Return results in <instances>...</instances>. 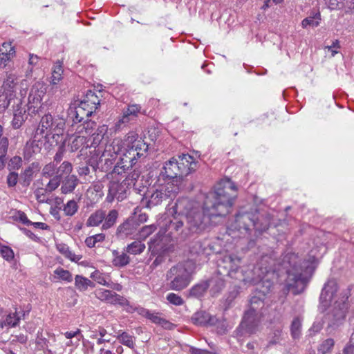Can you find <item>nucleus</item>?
Segmentation results:
<instances>
[{"label": "nucleus", "mask_w": 354, "mask_h": 354, "mask_svg": "<svg viewBox=\"0 0 354 354\" xmlns=\"http://www.w3.org/2000/svg\"><path fill=\"white\" fill-rule=\"evenodd\" d=\"M91 277L96 281L97 283L108 286H109V281L111 280V277L108 273L101 272L99 270L94 271L91 274Z\"/></svg>", "instance_id": "nucleus-40"}, {"label": "nucleus", "mask_w": 354, "mask_h": 354, "mask_svg": "<svg viewBox=\"0 0 354 354\" xmlns=\"http://www.w3.org/2000/svg\"><path fill=\"white\" fill-rule=\"evenodd\" d=\"M281 335H282V332L281 330H279V329L275 330L273 332L272 336L270 337V339H269V341L266 345V349H268L271 346L279 344L281 342V340L282 339Z\"/></svg>", "instance_id": "nucleus-54"}, {"label": "nucleus", "mask_w": 354, "mask_h": 354, "mask_svg": "<svg viewBox=\"0 0 354 354\" xmlns=\"http://www.w3.org/2000/svg\"><path fill=\"white\" fill-rule=\"evenodd\" d=\"M284 262L290 267L287 269L286 286L294 295L301 293L306 288L308 278L313 273L318 259L315 254H310L302 262L295 253H289L284 257Z\"/></svg>", "instance_id": "nucleus-3"}, {"label": "nucleus", "mask_w": 354, "mask_h": 354, "mask_svg": "<svg viewBox=\"0 0 354 354\" xmlns=\"http://www.w3.org/2000/svg\"><path fill=\"white\" fill-rule=\"evenodd\" d=\"M181 178L176 158H172L165 163L157 178V181L166 184L179 185L181 187Z\"/></svg>", "instance_id": "nucleus-10"}, {"label": "nucleus", "mask_w": 354, "mask_h": 354, "mask_svg": "<svg viewBox=\"0 0 354 354\" xmlns=\"http://www.w3.org/2000/svg\"><path fill=\"white\" fill-rule=\"evenodd\" d=\"M14 112L13 118L11 121L12 127L15 129H19L26 119V111L22 109L20 106L15 107L12 109Z\"/></svg>", "instance_id": "nucleus-31"}, {"label": "nucleus", "mask_w": 354, "mask_h": 354, "mask_svg": "<svg viewBox=\"0 0 354 354\" xmlns=\"http://www.w3.org/2000/svg\"><path fill=\"white\" fill-rule=\"evenodd\" d=\"M39 168L38 162H32L20 174L19 182L24 187H28L32 182L35 171Z\"/></svg>", "instance_id": "nucleus-26"}, {"label": "nucleus", "mask_w": 354, "mask_h": 354, "mask_svg": "<svg viewBox=\"0 0 354 354\" xmlns=\"http://www.w3.org/2000/svg\"><path fill=\"white\" fill-rule=\"evenodd\" d=\"M3 127L0 124V155H6L8 147V139L3 136Z\"/></svg>", "instance_id": "nucleus-55"}, {"label": "nucleus", "mask_w": 354, "mask_h": 354, "mask_svg": "<svg viewBox=\"0 0 354 354\" xmlns=\"http://www.w3.org/2000/svg\"><path fill=\"white\" fill-rule=\"evenodd\" d=\"M60 182H61V178H59V176H57L55 175L47 183V185L45 187L46 190L48 193L53 192L59 187V185H60Z\"/></svg>", "instance_id": "nucleus-58"}, {"label": "nucleus", "mask_w": 354, "mask_h": 354, "mask_svg": "<svg viewBox=\"0 0 354 354\" xmlns=\"http://www.w3.org/2000/svg\"><path fill=\"white\" fill-rule=\"evenodd\" d=\"M22 165V159L19 156L12 158L8 163V167L10 170L19 169Z\"/></svg>", "instance_id": "nucleus-63"}, {"label": "nucleus", "mask_w": 354, "mask_h": 354, "mask_svg": "<svg viewBox=\"0 0 354 354\" xmlns=\"http://www.w3.org/2000/svg\"><path fill=\"white\" fill-rule=\"evenodd\" d=\"M268 272L265 268L263 270L260 268L255 266L253 270L254 276L252 277H247L243 279V281L247 283H257L255 293L258 296H261L263 299L270 292L272 283L269 280H263L265 274Z\"/></svg>", "instance_id": "nucleus-11"}, {"label": "nucleus", "mask_w": 354, "mask_h": 354, "mask_svg": "<svg viewBox=\"0 0 354 354\" xmlns=\"http://www.w3.org/2000/svg\"><path fill=\"white\" fill-rule=\"evenodd\" d=\"M256 213L254 212H239L236 215L234 224L232 226L234 230L239 231L244 230L249 232L251 227H254Z\"/></svg>", "instance_id": "nucleus-14"}, {"label": "nucleus", "mask_w": 354, "mask_h": 354, "mask_svg": "<svg viewBox=\"0 0 354 354\" xmlns=\"http://www.w3.org/2000/svg\"><path fill=\"white\" fill-rule=\"evenodd\" d=\"M208 285L206 281H200L189 289V296L194 298L203 297L208 289Z\"/></svg>", "instance_id": "nucleus-35"}, {"label": "nucleus", "mask_w": 354, "mask_h": 354, "mask_svg": "<svg viewBox=\"0 0 354 354\" xmlns=\"http://www.w3.org/2000/svg\"><path fill=\"white\" fill-rule=\"evenodd\" d=\"M139 225L135 217H129L118 227L117 235L122 238L131 236L137 232Z\"/></svg>", "instance_id": "nucleus-19"}, {"label": "nucleus", "mask_w": 354, "mask_h": 354, "mask_svg": "<svg viewBox=\"0 0 354 354\" xmlns=\"http://www.w3.org/2000/svg\"><path fill=\"white\" fill-rule=\"evenodd\" d=\"M335 341L332 338H328L323 341L317 348L318 354H330L334 347Z\"/></svg>", "instance_id": "nucleus-46"}, {"label": "nucleus", "mask_w": 354, "mask_h": 354, "mask_svg": "<svg viewBox=\"0 0 354 354\" xmlns=\"http://www.w3.org/2000/svg\"><path fill=\"white\" fill-rule=\"evenodd\" d=\"M0 253L6 261H10L14 258V252L8 246L3 245L0 248Z\"/></svg>", "instance_id": "nucleus-61"}, {"label": "nucleus", "mask_w": 354, "mask_h": 354, "mask_svg": "<svg viewBox=\"0 0 354 354\" xmlns=\"http://www.w3.org/2000/svg\"><path fill=\"white\" fill-rule=\"evenodd\" d=\"M103 185L100 182L93 183L86 192V196L91 201H97L103 195Z\"/></svg>", "instance_id": "nucleus-32"}, {"label": "nucleus", "mask_w": 354, "mask_h": 354, "mask_svg": "<svg viewBox=\"0 0 354 354\" xmlns=\"http://www.w3.org/2000/svg\"><path fill=\"white\" fill-rule=\"evenodd\" d=\"M118 218V212L116 209H111L106 214L105 212V218L102 225V230H106L113 227Z\"/></svg>", "instance_id": "nucleus-39"}, {"label": "nucleus", "mask_w": 354, "mask_h": 354, "mask_svg": "<svg viewBox=\"0 0 354 354\" xmlns=\"http://www.w3.org/2000/svg\"><path fill=\"white\" fill-rule=\"evenodd\" d=\"M189 250L192 255L207 258L213 252L214 247L207 241L196 240L190 243Z\"/></svg>", "instance_id": "nucleus-16"}, {"label": "nucleus", "mask_w": 354, "mask_h": 354, "mask_svg": "<svg viewBox=\"0 0 354 354\" xmlns=\"http://www.w3.org/2000/svg\"><path fill=\"white\" fill-rule=\"evenodd\" d=\"M257 315H252L251 312H246L240 324V327L245 333L254 334L257 331L259 322L256 319Z\"/></svg>", "instance_id": "nucleus-21"}, {"label": "nucleus", "mask_w": 354, "mask_h": 354, "mask_svg": "<svg viewBox=\"0 0 354 354\" xmlns=\"http://www.w3.org/2000/svg\"><path fill=\"white\" fill-rule=\"evenodd\" d=\"M63 67L62 64L58 62H56L53 66L51 81L50 83L52 84H57L62 80V74H63Z\"/></svg>", "instance_id": "nucleus-43"}, {"label": "nucleus", "mask_w": 354, "mask_h": 354, "mask_svg": "<svg viewBox=\"0 0 354 354\" xmlns=\"http://www.w3.org/2000/svg\"><path fill=\"white\" fill-rule=\"evenodd\" d=\"M47 194H49L45 188L39 187L37 188L35 191V196L36 197V199L39 203H47L48 202V198H47Z\"/></svg>", "instance_id": "nucleus-59"}, {"label": "nucleus", "mask_w": 354, "mask_h": 354, "mask_svg": "<svg viewBox=\"0 0 354 354\" xmlns=\"http://www.w3.org/2000/svg\"><path fill=\"white\" fill-rule=\"evenodd\" d=\"M196 264L192 261H186L172 266L167 272V280L171 290L180 291L187 288L192 281Z\"/></svg>", "instance_id": "nucleus-5"}, {"label": "nucleus", "mask_w": 354, "mask_h": 354, "mask_svg": "<svg viewBox=\"0 0 354 354\" xmlns=\"http://www.w3.org/2000/svg\"><path fill=\"white\" fill-rule=\"evenodd\" d=\"M167 300L173 305L182 306L185 301L183 299L178 295L173 292H170L167 295Z\"/></svg>", "instance_id": "nucleus-57"}, {"label": "nucleus", "mask_w": 354, "mask_h": 354, "mask_svg": "<svg viewBox=\"0 0 354 354\" xmlns=\"http://www.w3.org/2000/svg\"><path fill=\"white\" fill-rule=\"evenodd\" d=\"M29 313V310H22L18 312L17 308H15L14 313H9L3 321L0 319V327L1 328L5 326L10 328H15L19 326L20 320L24 319L26 315Z\"/></svg>", "instance_id": "nucleus-20"}, {"label": "nucleus", "mask_w": 354, "mask_h": 354, "mask_svg": "<svg viewBox=\"0 0 354 354\" xmlns=\"http://www.w3.org/2000/svg\"><path fill=\"white\" fill-rule=\"evenodd\" d=\"M237 196V187L230 178L222 179L214 191L207 196L203 208L187 198L178 199L176 211L186 222L189 235L203 231L212 217L224 216L230 212Z\"/></svg>", "instance_id": "nucleus-2"}, {"label": "nucleus", "mask_w": 354, "mask_h": 354, "mask_svg": "<svg viewBox=\"0 0 354 354\" xmlns=\"http://www.w3.org/2000/svg\"><path fill=\"white\" fill-rule=\"evenodd\" d=\"M59 251L62 253L66 258L69 259L72 261L77 262L80 260L81 257L76 255L72 251H71L68 246L66 245H61L58 247Z\"/></svg>", "instance_id": "nucleus-51"}, {"label": "nucleus", "mask_w": 354, "mask_h": 354, "mask_svg": "<svg viewBox=\"0 0 354 354\" xmlns=\"http://www.w3.org/2000/svg\"><path fill=\"white\" fill-rule=\"evenodd\" d=\"M65 120L62 118H53V124L50 125L49 130L48 131L47 136L52 135L53 137L55 136L62 135L65 129Z\"/></svg>", "instance_id": "nucleus-28"}, {"label": "nucleus", "mask_w": 354, "mask_h": 354, "mask_svg": "<svg viewBox=\"0 0 354 354\" xmlns=\"http://www.w3.org/2000/svg\"><path fill=\"white\" fill-rule=\"evenodd\" d=\"M92 111L86 110L85 108L79 107L78 106H70L68 110V117L69 120L72 121L71 131H73L77 125L83 124L86 121H91L88 118L91 115Z\"/></svg>", "instance_id": "nucleus-12"}, {"label": "nucleus", "mask_w": 354, "mask_h": 354, "mask_svg": "<svg viewBox=\"0 0 354 354\" xmlns=\"http://www.w3.org/2000/svg\"><path fill=\"white\" fill-rule=\"evenodd\" d=\"M321 21V15L319 12H315L310 14V16L304 19L301 21V26L303 28L308 27H317L319 25Z\"/></svg>", "instance_id": "nucleus-38"}, {"label": "nucleus", "mask_w": 354, "mask_h": 354, "mask_svg": "<svg viewBox=\"0 0 354 354\" xmlns=\"http://www.w3.org/2000/svg\"><path fill=\"white\" fill-rule=\"evenodd\" d=\"M140 110V105L137 104H129L128 107L123 111L122 115L115 123L116 129H119L122 124H127L131 120L136 118Z\"/></svg>", "instance_id": "nucleus-22"}, {"label": "nucleus", "mask_w": 354, "mask_h": 354, "mask_svg": "<svg viewBox=\"0 0 354 354\" xmlns=\"http://www.w3.org/2000/svg\"><path fill=\"white\" fill-rule=\"evenodd\" d=\"M156 230V226L154 224L145 225L142 227L138 232V239L145 240Z\"/></svg>", "instance_id": "nucleus-48"}, {"label": "nucleus", "mask_w": 354, "mask_h": 354, "mask_svg": "<svg viewBox=\"0 0 354 354\" xmlns=\"http://www.w3.org/2000/svg\"><path fill=\"white\" fill-rule=\"evenodd\" d=\"M104 218L105 211L102 209H97L88 216L86 225L87 227H98L100 224L102 225Z\"/></svg>", "instance_id": "nucleus-30"}, {"label": "nucleus", "mask_w": 354, "mask_h": 354, "mask_svg": "<svg viewBox=\"0 0 354 354\" xmlns=\"http://www.w3.org/2000/svg\"><path fill=\"white\" fill-rule=\"evenodd\" d=\"M75 285L80 291H85L88 286H93V282L91 280L81 275L75 276Z\"/></svg>", "instance_id": "nucleus-44"}, {"label": "nucleus", "mask_w": 354, "mask_h": 354, "mask_svg": "<svg viewBox=\"0 0 354 354\" xmlns=\"http://www.w3.org/2000/svg\"><path fill=\"white\" fill-rule=\"evenodd\" d=\"M146 318L151 320L153 323L159 324H163L165 322L163 321V318L160 317L158 315V313L149 311L148 314L146 316Z\"/></svg>", "instance_id": "nucleus-64"}, {"label": "nucleus", "mask_w": 354, "mask_h": 354, "mask_svg": "<svg viewBox=\"0 0 354 354\" xmlns=\"http://www.w3.org/2000/svg\"><path fill=\"white\" fill-rule=\"evenodd\" d=\"M301 323L298 319H295L291 324V334L293 338H297L300 334Z\"/></svg>", "instance_id": "nucleus-62"}, {"label": "nucleus", "mask_w": 354, "mask_h": 354, "mask_svg": "<svg viewBox=\"0 0 354 354\" xmlns=\"http://www.w3.org/2000/svg\"><path fill=\"white\" fill-rule=\"evenodd\" d=\"M180 176H186L196 169L197 162L194 160L192 156L189 154H183L176 159Z\"/></svg>", "instance_id": "nucleus-18"}, {"label": "nucleus", "mask_w": 354, "mask_h": 354, "mask_svg": "<svg viewBox=\"0 0 354 354\" xmlns=\"http://www.w3.org/2000/svg\"><path fill=\"white\" fill-rule=\"evenodd\" d=\"M108 132L106 125L99 126L95 131L89 135L91 137L86 149L93 148L90 151L91 158L88 160L89 165L93 168H97L100 162L104 161L106 168L110 167L119 156L113 173L118 175L124 173L128 169L132 167L138 159L146 156L148 145L133 131L128 133L124 139L120 138H114L109 144H106L102 151L99 147L104 136Z\"/></svg>", "instance_id": "nucleus-1"}, {"label": "nucleus", "mask_w": 354, "mask_h": 354, "mask_svg": "<svg viewBox=\"0 0 354 354\" xmlns=\"http://www.w3.org/2000/svg\"><path fill=\"white\" fill-rule=\"evenodd\" d=\"M169 216L162 221L160 229L156 236L160 238L163 235L172 239H185L189 236L182 215L176 211V205L168 210Z\"/></svg>", "instance_id": "nucleus-6"}, {"label": "nucleus", "mask_w": 354, "mask_h": 354, "mask_svg": "<svg viewBox=\"0 0 354 354\" xmlns=\"http://www.w3.org/2000/svg\"><path fill=\"white\" fill-rule=\"evenodd\" d=\"M146 246L140 241H133L126 248V252L131 254L137 255L142 253Z\"/></svg>", "instance_id": "nucleus-41"}, {"label": "nucleus", "mask_w": 354, "mask_h": 354, "mask_svg": "<svg viewBox=\"0 0 354 354\" xmlns=\"http://www.w3.org/2000/svg\"><path fill=\"white\" fill-rule=\"evenodd\" d=\"M181 187L179 185L166 184L158 182L151 191L148 192L149 197L148 205L156 206L167 198H172L180 191Z\"/></svg>", "instance_id": "nucleus-7"}, {"label": "nucleus", "mask_w": 354, "mask_h": 354, "mask_svg": "<svg viewBox=\"0 0 354 354\" xmlns=\"http://www.w3.org/2000/svg\"><path fill=\"white\" fill-rule=\"evenodd\" d=\"M95 295L98 299L113 305L128 304V300L125 297L109 290L97 289L95 291Z\"/></svg>", "instance_id": "nucleus-15"}, {"label": "nucleus", "mask_w": 354, "mask_h": 354, "mask_svg": "<svg viewBox=\"0 0 354 354\" xmlns=\"http://www.w3.org/2000/svg\"><path fill=\"white\" fill-rule=\"evenodd\" d=\"M129 184L127 180H123L122 183L110 182L109 192L106 198V201L112 203L115 198L118 201H122L126 197L127 189L129 187Z\"/></svg>", "instance_id": "nucleus-13"}, {"label": "nucleus", "mask_w": 354, "mask_h": 354, "mask_svg": "<svg viewBox=\"0 0 354 354\" xmlns=\"http://www.w3.org/2000/svg\"><path fill=\"white\" fill-rule=\"evenodd\" d=\"M338 286L335 280H329L323 288L319 300L320 309L324 311L329 302L334 301L333 304L328 306V311L324 316V322L328 328H335L344 322L348 309L346 302L348 297H342L339 301L337 300Z\"/></svg>", "instance_id": "nucleus-4"}, {"label": "nucleus", "mask_w": 354, "mask_h": 354, "mask_svg": "<svg viewBox=\"0 0 354 354\" xmlns=\"http://www.w3.org/2000/svg\"><path fill=\"white\" fill-rule=\"evenodd\" d=\"M84 100L91 105H94L95 106V109H97L98 106H100V100L98 97L94 92L91 91H88Z\"/></svg>", "instance_id": "nucleus-60"}, {"label": "nucleus", "mask_w": 354, "mask_h": 354, "mask_svg": "<svg viewBox=\"0 0 354 354\" xmlns=\"http://www.w3.org/2000/svg\"><path fill=\"white\" fill-rule=\"evenodd\" d=\"M57 171V164L54 162H50L46 165L42 169V175L46 178H51L56 175Z\"/></svg>", "instance_id": "nucleus-53"}, {"label": "nucleus", "mask_w": 354, "mask_h": 354, "mask_svg": "<svg viewBox=\"0 0 354 354\" xmlns=\"http://www.w3.org/2000/svg\"><path fill=\"white\" fill-rule=\"evenodd\" d=\"M54 274L58 277L59 279L66 281L67 282H71L73 281V277L71 273L64 270L61 267H58L54 270Z\"/></svg>", "instance_id": "nucleus-50"}, {"label": "nucleus", "mask_w": 354, "mask_h": 354, "mask_svg": "<svg viewBox=\"0 0 354 354\" xmlns=\"http://www.w3.org/2000/svg\"><path fill=\"white\" fill-rule=\"evenodd\" d=\"M72 170V164L68 161H64L59 167H57L56 176H59V178L62 179L64 176H71L70 174Z\"/></svg>", "instance_id": "nucleus-47"}, {"label": "nucleus", "mask_w": 354, "mask_h": 354, "mask_svg": "<svg viewBox=\"0 0 354 354\" xmlns=\"http://www.w3.org/2000/svg\"><path fill=\"white\" fill-rule=\"evenodd\" d=\"M18 83V78L16 75L12 73L7 74L1 89L15 94Z\"/></svg>", "instance_id": "nucleus-33"}, {"label": "nucleus", "mask_w": 354, "mask_h": 354, "mask_svg": "<svg viewBox=\"0 0 354 354\" xmlns=\"http://www.w3.org/2000/svg\"><path fill=\"white\" fill-rule=\"evenodd\" d=\"M53 117L50 114L44 115L38 125L35 131V134L38 136H42L43 134L48 133L50 125L53 124Z\"/></svg>", "instance_id": "nucleus-34"}, {"label": "nucleus", "mask_w": 354, "mask_h": 354, "mask_svg": "<svg viewBox=\"0 0 354 354\" xmlns=\"http://www.w3.org/2000/svg\"><path fill=\"white\" fill-rule=\"evenodd\" d=\"M15 56V50L11 43H3L0 47V68H4Z\"/></svg>", "instance_id": "nucleus-23"}, {"label": "nucleus", "mask_w": 354, "mask_h": 354, "mask_svg": "<svg viewBox=\"0 0 354 354\" xmlns=\"http://www.w3.org/2000/svg\"><path fill=\"white\" fill-rule=\"evenodd\" d=\"M120 341V342L129 348H133L134 347L133 337L129 335L126 332L119 330L115 335Z\"/></svg>", "instance_id": "nucleus-42"}, {"label": "nucleus", "mask_w": 354, "mask_h": 354, "mask_svg": "<svg viewBox=\"0 0 354 354\" xmlns=\"http://www.w3.org/2000/svg\"><path fill=\"white\" fill-rule=\"evenodd\" d=\"M105 239V235L102 233L97 234L88 236L85 240V243L88 248H93L97 243L102 242Z\"/></svg>", "instance_id": "nucleus-52"}, {"label": "nucleus", "mask_w": 354, "mask_h": 354, "mask_svg": "<svg viewBox=\"0 0 354 354\" xmlns=\"http://www.w3.org/2000/svg\"><path fill=\"white\" fill-rule=\"evenodd\" d=\"M21 98L16 97V94L0 90V113L4 112L11 106L12 109L21 106Z\"/></svg>", "instance_id": "nucleus-17"}, {"label": "nucleus", "mask_w": 354, "mask_h": 354, "mask_svg": "<svg viewBox=\"0 0 354 354\" xmlns=\"http://www.w3.org/2000/svg\"><path fill=\"white\" fill-rule=\"evenodd\" d=\"M192 319L194 324L198 326L215 325L217 322V319L215 317L205 311L196 313Z\"/></svg>", "instance_id": "nucleus-25"}, {"label": "nucleus", "mask_w": 354, "mask_h": 354, "mask_svg": "<svg viewBox=\"0 0 354 354\" xmlns=\"http://www.w3.org/2000/svg\"><path fill=\"white\" fill-rule=\"evenodd\" d=\"M79 183V179L75 175L67 176L62 181L61 192L64 194L73 192Z\"/></svg>", "instance_id": "nucleus-29"}, {"label": "nucleus", "mask_w": 354, "mask_h": 354, "mask_svg": "<svg viewBox=\"0 0 354 354\" xmlns=\"http://www.w3.org/2000/svg\"><path fill=\"white\" fill-rule=\"evenodd\" d=\"M46 93V84L36 82L30 88L28 98V111L31 116L42 113L44 104L41 101Z\"/></svg>", "instance_id": "nucleus-9"}, {"label": "nucleus", "mask_w": 354, "mask_h": 354, "mask_svg": "<svg viewBox=\"0 0 354 354\" xmlns=\"http://www.w3.org/2000/svg\"><path fill=\"white\" fill-rule=\"evenodd\" d=\"M264 306V299L254 294L250 300V309L247 312H251L252 315H259L260 310Z\"/></svg>", "instance_id": "nucleus-37"}, {"label": "nucleus", "mask_w": 354, "mask_h": 354, "mask_svg": "<svg viewBox=\"0 0 354 354\" xmlns=\"http://www.w3.org/2000/svg\"><path fill=\"white\" fill-rule=\"evenodd\" d=\"M206 282H208V288L212 296L218 294L225 286L224 281L218 277H212Z\"/></svg>", "instance_id": "nucleus-36"}, {"label": "nucleus", "mask_w": 354, "mask_h": 354, "mask_svg": "<svg viewBox=\"0 0 354 354\" xmlns=\"http://www.w3.org/2000/svg\"><path fill=\"white\" fill-rule=\"evenodd\" d=\"M223 261L229 263V268L231 272H236L241 261L240 258L234 254H227L223 257Z\"/></svg>", "instance_id": "nucleus-45"}, {"label": "nucleus", "mask_w": 354, "mask_h": 354, "mask_svg": "<svg viewBox=\"0 0 354 354\" xmlns=\"http://www.w3.org/2000/svg\"><path fill=\"white\" fill-rule=\"evenodd\" d=\"M96 124L93 121H86L83 124H80L77 126L75 129H73V131L71 129L68 131L67 136H75L74 139L70 144L71 149L73 151H77L80 148H86L89 140L87 139L92 131L94 130Z\"/></svg>", "instance_id": "nucleus-8"}, {"label": "nucleus", "mask_w": 354, "mask_h": 354, "mask_svg": "<svg viewBox=\"0 0 354 354\" xmlns=\"http://www.w3.org/2000/svg\"><path fill=\"white\" fill-rule=\"evenodd\" d=\"M37 136L38 135L35 133L33 139L28 141L25 145L24 155V158L27 160L32 158L34 156L39 153L41 151V142L39 141Z\"/></svg>", "instance_id": "nucleus-24"}, {"label": "nucleus", "mask_w": 354, "mask_h": 354, "mask_svg": "<svg viewBox=\"0 0 354 354\" xmlns=\"http://www.w3.org/2000/svg\"><path fill=\"white\" fill-rule=\"evenodd\" d=\"M256 213V219L254 220V229L256 231L260 232L267 230L271 225V216L269 214L265 215L259 216V214Z\"/></svg>", "instance_id": "nucleus-27"}, {"label": "nucleus", "mask_w": 354, "mask_h": 354, "mask_svg": "<svg viewBox=\"0 0 354 354\" xmlns=\"http://www.w3.org/2000/svg\"><path fill=\"white\" fill-rule=\"evenodd\" d=\"M129 261V257L127 254L122 253L115 257L113 262L116 266L123 267L127 265Z\"/></svg>", "instance_id": "nucleus-56"}, {"label": "nucleus", "mask_w": 354, "mask_h": 354, "mask_svg": "<svg viewBox=\"0 0 354 354\" xmlns=\"http://www.w3.org/2000/svg\"><path fill=\"white\" fill-rule=\"evenodd\" d=\"M78 208L79 206L77 202L74 200H70L64 205L63 211L66 216H72L76 214Z\"/></svg>", "instance_id": "nucleus-49"}]
</instances>
